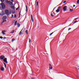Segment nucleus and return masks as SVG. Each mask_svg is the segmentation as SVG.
I'll return each instance as SVG.
<instances>
[{
	"instance_id": "1",
	"label": "nucleus",
	"mask_w": 79,
	"mask_h": 79,
	"mask_svg": "<svg viewBox=\"0 0 79 79\" xmlns=\"http://www.w3.org/2000/svg\"><path fill=\"white\" fill-rule=\"evenodd\" d=\"M1 5V6L2 9H5V5L3 3H2L0 4Z\"/></svg>"
},
{
	"instance_id": "2",
	"label": "nucleus",
	"mask_w": 79,
	"mask_h": 79,
	"mask_svg": "<svg viewBox=\"0 0 79 79\" xmlns=\"http://www.w3.org/2000/svg\"><path fill=\"white\" fill-rule=\"evenodd\" d=\"M68 10V7L66 6H64L63 8V11H66Z\"/></svg>"
},
{
	"instance_id": "3",
	"label": "nucleus",
	"mask_w": 79,
	"mask_h": 79,
	"mask_svg": "<svg viewBox=\"0 0 79 79\" xmlns=\"http://www.w3.org/2000/svg\"><path fill=\"white\" fill-rule=\"evenodd\" d=\"M5 13L6 15H9V10H5Z\"/></svg>"
},
{
	"instance_id": "4",
	"label": "nucleus",
	"mask_w": 79,
	"mask_h": 79,
	"mask_svg": "<svg viewBox=\"0 0 79 79\" xmlns=\"http://www.w3.org/2000/svg\"><path fill=\"white\" fill-rule=\"evenodd\" d=\"M3 61L5 62V63H8V62L7 61V58H5L3 59Z\"/></svg>"
},
{
	"instance_id": "5",
	"label": "nucleus",
	"mask_w": 79,
	"mask_h": 79,
	"mask_svg": "<svg viewBox=\"0 0 79 79\" xmlns=\"http://www.w3.org/2000/svg\"><path fill=\"white\" fill-rule=\"evenodd\" d=\"M7 18V17L6 16H4L2 18V19L3 20H5V19H6Z\"/></svg>"
},
{
	"instance_id": "6",
	"label": "nucleus",
	"mask_w": 79,
	"mask_h": 79,
	"mask_svg": "<svg viewBox=\"0 0 79 79\" xmlns=\"http://www.w3.org/2000/svg\"><path fill=\"white\" fill-rule=\"evenodd\" d=\"M0 58L1 60H3V58H5V56L3 55L1 56Z\"/></svg>"
},
{
	"instance_id": "7",
	"label": "nucleus",
	"mask_w": 79,
	"mask_h": 79,
	"mask_svg": "<svg viewBox=\"0 0 79 79\" xmlns=\"http://www.w3.org/2000/svg\"><path fill=\"white\" fill-rule=\"evenodd\" d=\"M5 32H6V31L4 30L3 31H2V33L3 34V35H5Z\"/></svg>"
},
{
	"instance_id": "8",
	"label": "nucleus",
	"mask_w": 79,
	"mask_h": 79,
	"mask_svg": "<svg viewBox=\"0 0 79 79\" xmlns=\"http://www.w3.org/2000/svg\"><path fill=\"white\" fill-rule=\"evenodd\" d=\"M51 16H55V14L54 13H53L52 14H51Z\"/></svg>"
},
{
	"instance_id": "9",
	"label": "nucleus",
	"mask_w": 79,
	"mask_h": 79,
	"mask_svg": "<svg viewBox=\"0 0 79 79\" xmlns=\"http://www.w3.org/2000/svg\"><path fill=\"white\" fill-rule=\"evenodd\" d=\"M1 71H5L4 68H3V67L1 68Z\"/></svg>"
},
{
	"instance_id": "10",
	"label": "nucleus",
	"mask_w": 79,
	"mask_h": 79,
	"mask_svg": "<svg viewBox=\"0 0 79 79\" xmlns=\"http://www.w3.org/2000/svg\"><path fill=\"white\" fill-rule=\"evenodd\" d=\"M24 29V28H23L22 30L20 31V33H19V35H21V34H22V31H23V29Z\"/></svg>"
},
{
	"instance_id": "11",
	"label": "nucleus",
	"mask_w": 79,
	"mask_h": 79,
	"mask_svg": "<svg viewBox=\"0 0 79 79\" xmlns=\"http://www.w3.org/2000/svg\"><path fill=\"white\" fill-rule=\"evenodd\" d=\"M56 13H58V12H60V10L57 9L56 10Z\"/></svg>"
},
{
	"instance_id": "12",
	"label": "nucleus",
	"mask_w": 79,
	"mask_h": 79,
	"mask_svg": "<svg viewBox=\"0 0 79 79\" xmlns=\"http://www.w3.org/2000/svg\"><path fill=\"white\" fill-rule=\"evenodd\" d=\"M31 19L32 20V22H34V20H33V18H32V15H31Z\"/></svg>"
},
{
	"instance_id": "13",
	"label": "nucleus",
	"mask_w": 79,
	"mask_h": 79,
	"mask_svg": "<svg viewBox=\"0 0 79 79\" xmlns=\"http://www.w3.org/2000/svg\"><path fill=\"white\" fill-rule=\"evenodd\" d=\"M17 25V21H16L15 22V24H14V25L15 26H16Z\"/></svg>"
},
{
	"instance_id": "14",
	"label": "nucleus",
	"mask_w": 79,
	"mask_h": 79,
	"mask_svg": "<svg viewBox=\"0 0 79 79\" xmlns=\"http://www.w3.org/2000/svg\"><path fill=\"white\" fill-rule=\"evenodd\" d=\"M17 25L18 26L17 27H20V24H19V23H17Z\"/></svg>"
},
{
	"instance_id": "15",
	"label": "nucleus",
	"mask_w": 79,
	"mask_h": 79,
	"mask_svg": "<svg viewBox=\"0 0 79 79\" xmlns=\"http://www.w3.org/2000/svg\"><path fill=\"white\" fill-rule=\"evenodd\" d=\"M26 34L27 35L28 34V30H27L26 31Z\"/></svg>"
},
{
	"instance_id": "16",
	"label": "nucleus",
	"mask_w": 79,
	"mask_h": 79,
	"mask_svg": "<svg viewBox=\"0 0 79 79\" xmlns=\"http://www.w3.org/2000/svg\"><path fill=\"white\" fill-rule=\"evenodd\" d=\"M9 4L10 5H13V3H12V2H9Z\"/></svg>"
},
{
	"instance_id": "17",
	"label": "nucleus",
	"mask_w": 79,
	"mask_h": 79,
	"mask_svg": "<svg viewBox=\"0 0 79 79\" xmlns=\"http://www.w3.org/2000/svg\"><path fill=\"white\" fill-rule=\"evenodd\" d=\"M11 8H15V6H11Z\"/></svg>"
},
{
	"instance_id": "18",
	"label": "nucleus",
	"mask_w": 79,
	"mask_h": 79,
	"mask_svg": "<svg viewBox=\"0 0 79 79\" xmlns=\"http://www.w3.org/2000/svg\"><path fill=\"white\" fill-rule=\"evenodd\" d=\"M15 39L14 38H13L12 40V41L13 42V41H15Z\"/></svg>"
},
{
	"instance_id": "19",
	"label": "nucleus",
	"mask_w": 79,
	"mask_h": 79,
	"mask_svg": "<svg viewBox=\"0 0 79 79\" xmlns=\"http://www.w3.org/2000/svg\"><path fill=\"white\" fill-rule=\"evenodd\" d=\"M77 4H79V0H77Z\"/></svg>"
},
{
	"instance_id": "20",
	"label": "nucleus",
	"mask_w": 79,
	"mask_h": 79,
	"mask_svg": "<svg viewBox=\"0 0 79 79\" xmlns=\"http://www.w3.org/2000/svg\"><path fill=\"white\" fill-rule=\"evenodd\" d=\"M10 1H8L6 3H7V4H8V3H10Z\"/></svg>"
},
{
	"instance_id": "21",
	"label": "nucleus",
	"mask_w": 79,
	"mask_h": 79,
	"mask_svg": "<svg viewBox=\"0 0 79 79\" xmlns=\"http://www.w3.org/2000/svg\"><path fill=\"white\" fill-rule=\"evenodd\" d=\"M14 31L13 30L10 32L11 34H13V33H14Z\"/></svg>"
},
{
	"instance_id": "22",
	"label": "nucleus",
	"mask_w": 79,
	"mask_h": 79,
	"mask_svg": "<svg viewBox=\"0 0 79 79\" xmlns=\"http://www.w3.org/2000/svg\"><path fill=\"white\" fill-rule=\"evenodd\" d=\"M1 2H4L5 0H1Z\"/></svg>"
},
{
	"instance_id": "23",
	"label": "nucleus",
	"mask_w": 79,
	"mask_h": 79,
	"mask_svg": "<svg viewBox=\"0 0 79 79\" xmlns=\"http://www.w3.org/2000/svg\"><path fill=\"white\" fill-rule=\"evenodd\" d=\"M26 11H27V6H26Z\"/></svg>"
},
{
	"instance_id": "24",
	"label": "nucleus",
	"mask_w": 79,
	"mask_h": 79,
	"mask_svg": "<svg viewBox=\"0 0 79 79\" xmlns=\"http://www.w3.org/2000/svg\"><path fill=\"white\" fill-rule=\"evenodd\" d=\"M29 43H30L31 42V39H29Z\"/></svg>"
},
{
	"instance_id": "25",
	"label": "nucleus",
	"mask_w": 79,
	"mask_h": 79,
	"mask_svg": "<svg viewBox=\"0 0 79 79\" xmlns=\"http://www.w3.org/2000/svg\"><path fill=\"white\" fill-rule=\"evenodd\" d=\"M70 11H73V9H70Z\"/></svg>"
},
{
	"instance_id": "26",
	"label": "nucleus",
	"mask_w": 79,
	"mask_h": 79,
	"mask_svg": "<svg viewBox=\"0 0 79 79\" xmlns=\"http://www.w3.org/2000/svg\"><path fill=\"white\" fill-rule=\"evenodd\" d=\"M6 21L5 20V21H3L2 23V24L3 23H4V22H6Z\"/></svg>"
},
{
	"instance_id": "27",
	"label": "nucleus",
	"mask_w": 79,
	"mask_h": 79,
	"mask_svg": "<svg viewBox=\"0 0 79 79\" xmlns=\"http://www.w3.org/2000/svg\"><path fill=\"white\" fill-rule=\"evenodd\" d=\"M61 8V6H59L58 8L57 9H58L59 10V9H60Z\"/></svg>"
},
{
	"instance_id": "28",
	"label": "nucleus",
	"mask_w": 79,
	"mask_h": 79,
	"mask_svg": "<svg viewBox=\"0 0 79 79\" xmlns=\"http://www.w3.org/2000/svg\"><path fill=\"white\" fill-rule=\"evenodd\" d=\"M78 21H74V23H77V22H78Z\"/></svg>"
},
{
	"instance_id": "29",
	"label": "nucleus",
	"mask_w": 79,
	"mask_h": 79,
	"mask_svg": "<svg viewBox=\"0 0 79 79\" xmlns=\"http://www.w3.org/2000/svg\"><path fill=\"white\" fill-rule=\"evenodd\" d=\"M13 16H14V15H12L11 17V18H13Z\"/></svg>"
},
{
	"instance_id": "30",
	"label": "nucleus",
	"mask_w": 79,
	"mask_h": 79,
	"mask_svg": "<svg viewBox=\"0 0 79 79\" xmlns=\"http://www.w3.org/2000/svg\"><path fill=\"white\" fill-rule=\"evenodd\" d=\"M37 5H38V2L37 1L36 2V6H37Z\"/></svg>"
},
{
	"instance_id": "31",
	"label": "nucleus",
	"mask_w": 79,
	"mask_h": 79,
	"mask_svg": "<svg viewBox=\"0 0 79 79\" xmlns=\"http://www.w3.org/2000/svg\"><path fill=\"white\" fill-rule=\"evenodd\" d=\"M0 39H3V37L0 36Z\"/></svg>"
},
{
	"instance_id": "32",
	"label": "nucleus",
	"mask_w": 79,
	"mask_h": 79,
	"mask_svg": "<svg viewBox=\"0 0 79 79\" xmlns=\"http://www.w3.org/2000/svg\"><path fill=\"white\" fill-rule=\"evenodd\" d=\"M14 17H15V18H16V14L15 15Z\"/></svg>"
},
{
	"instance_id": "33",
	"label": "nucleus",
	"mask_w": 79,
	"mask_h": 79,
	"mask_svg": "<svg viewBox=\"0 0 79 79\" xmlns=\"http://www.w3.org/2000/svg\"><path fill=\"white\" fill-rule=\"evenodd\" d=\"M53 34V32H52L51 33L50 35H52V34Z\"/></svg>"
},
{
	"instance_id": "34",
	"label": "nucleus",
	"mask_w": 79,
	"mask_h": 79,
	"mask_svg": "<svg viewBox=\"0 0 79 79\" xmlns=\"http://www.w3.org/2000/svg\"><path fill=\"white\" fill-rule=\"evenodd\" d=\"M66 1H64L63 2V3H66Z\"/></svg>"
},
{
	"instance_id": "35",
	"label": "nucleus",
	"mask_w": 79,
	"mask_h": 79,
	"mask_svg": "<svg viewBox=\"0 0 79 79\" xmlns=\"http://www.w3.org/2000/svg\"><path fill=\"white\" fill-rule=\"evenodd\" d=\"M18 9H19V7H18V8H16V10H18Z\"/></svg>"
},
{
	"instance_id": "36",
	"label": "nucleus",
	"mask_w": 79,
	"mask_h": 79,
	"mask_svg": "<svg viewBox=\"0 0 79 79\" xmlns=\"http://www.w3.org/2000/svg\"><path fill=\"white\" fill-rule=\"evenodd\" d=\"M71 29V28H69L68 29V31H69V30Z\"/></svg>"
},
{
	"instance_id": "37",
	"label": "nucleus",
	"mask_w": 79,
	"mask_h": 79,
	"mask_svg": "<svg viewBox=\"0 0 79 79\" xmlns=\"http://www.w3.org/2000/svg\"><path fill=\"white\" fill-rule=\"evenodd\" d=\"M4 66H5V68H6V65H4Z\"/></svg>"
},
{
	"instance_id": "38",
	"label": "nucleus",
	"mask_w": 79,
	"mask_h": 79,
	"mask_svg": "<svg viewBox=\"0 0 79 79\" xmlns=\"http://www.w3.org/2000/svg\"><path fill=\"white\" fill-rule=\"evenodd\" d=\"M6 3L8 1V0H6Z\"/></svg>"
},
{
	"instance_id": "39",
	"label": "nucleus",
	"mask_w": 79,
	"mask_h": 79,
	"mask_svg": "<svg viewBox=\"0 0 79 79\" xmlns=\"http://www.w3.org/2000/svg\"><path fill=\"white\" fill-rule=\"evenodd\" d=\"M52 67H51L50 69H52Z\"/></svg>"
},
{
	"instance_id": "40",
	"label": "nucleus",
	"mask_w": 79,
	"mask_h": 79,
	"mask_svg": "<svg viewBox=\"0 0 79 79\" xmlns=\"http://www.w3.org/2000/svg\"><path fill=\"white\" fill-rule=\"evenodd\" d=\"M6 37H4L3 38V39H6Z\"/></svg>"
},
{
	"instance_id": "41",
	"label": "nucleus",
	"mask_w": 79,
	"mask_h": 79,
	"mask_svg": "<svg viewBox=\"0 0 79 79\" xmlns=\"http://www.w3.org/2000/svg\"><path fill=\"white\" fill-rule=\"evenodd\" d=\"M75 5H73V7H74L75 6Z\"/></svg>"
},
{
	"instance_id": "42",
	"label": "nucleus",
	"mask_w": 79,
	"mask_h": 79,
	"mask_svg": "<svg viewBox=\"0 0 79 79\" xmlns=\"http://www.w3.org/2000/svg\"><path fill=\"white\" fill-rule=\"evenodd\" d=\"M78 19V18H77L76 19H74V20H76V19Z\"/></svg>"
},
{
	"instance_id": "43",
	"label": "nucleus",
	"mask_w": 79,
	"mask_h": 79,
	"mask_svg": "<svg viewBox=\"0 0 79 79\" xmlns=\"http://www.w3.org/2000/svg\"><path fill=\"white\" fill-rule=\"evenodd\" d=\"M3 64H4V65H6V64H5V63H3Z\"/></svg>"
},
{
	"instance_id": "44",
	"label": "nucleus",
	"mask_w": 79,
	"mask_h": 79,
	"mask_svg": "<svg viewBox=\"0 0 79 79\" xmlns=\"http://www.w3.org/2000/svg\"><path fill=\"white\" fill-rule=\"evenodd\" d=\"M11 1V2H13V0H10Z\"/></svg>"
},
{
	"instance_id": "45",
	"label": "nucleus",
	"mask_w": 79,
	"mask_h": 79,
	"mask_svg": "<svg viewBox=\"0 0 79 79\" xmlns=\"http://www.w3.org/2000/svg\"><path fill=\"white\" fill-rule=\"evenodd\" d=\"M49 65L50 66H51V64H49Z\"/></svg>"
},
{
	"instance_id": "46",
	"label": "nucleus",
	"mask_w": 79,
	"mask_h": 79,
	"mask_svg": "<svg viewBox=\"0 0 79 79\" xmlns=\"http://www.w3.org/2000/svg\"><path fill=\"white\" fill-rule=\"evenodd\" d=\"M31 79H34V78H31Z\"/></svg>"
},
{
	"instance_id": "47",
	"label": "nucleus",
	"mask_w": 79,
	"mask_h": 79,
	"mask_svg": "<svg viewBox=\"0 0 79 79\" xmlns=\"http://www.w3.org/2000/svg\"><path fill=\"white\" fill-rule=\"evenodd\" d=\"M1 8V6H0V9Z\"/></svg>"
},
{
	"instance_id": "48",
	"label": "nucleus",
	"mask_w": 79,
	"mask_h": 79,
	"mask_svg": "<svg viewBox=\"0 0 79 79\" xmlns=\"http://www.w3.org/2000/svg\"><path fill=\"white\" fill-rule=\"evenodd\" d=\"M54 9H53V10H54Z\"/></svg>"
},
{
	"instance_id": "49",
	"label": "nucleus",
	"mask_w": 79,
	"mask_h": 79,
	"mask_svg": "<svg viewBox=\"0 0 79 79\" xmlns=\"http://www.w3.org/2000/svg\"><path fill=\"white\" fill-rule=\"evenodd\" d=\"M78 69L79 70V69Z\"/></svg>"
}]
</instances>
